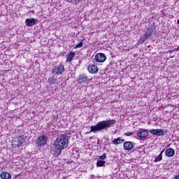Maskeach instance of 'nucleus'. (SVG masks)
I'll return each instance as SVG.
<instances>
[{"label": "nucleus", "mask_w": 179, "mask_h": 179, "mask_svg": "<svg viewBox=\"0 0 179 179\" xmlns=\"http://www.w3.org/2000/svg\"><path fill=\"white\" fill-rule=\"evenodd\" d=\"M69 136L65 134L60 135L58 138L55 141V153L54 155L56 157L60 156L61 153H62V150L64 149H66L68 148Z\"/></svg>", "instance_id": "f257e3e1"}, {"label": "nucleus", "mask_w": 179, "mask_h": 179, "mask_svg": "<svg viewBox=\"0 0 179 179\" xmlns=\"http://www.w3.org/2000/svg\"><path fill=\"white\" fill-rule=\"evenodd\" d=\"M115 122L116 121L115 120H103L99 122L95 126H91L90 132H100V131H103V129L107 131L108 128H111V127H113Z\"/></svg>", "instance_id": "f03ea898"}, {"label": "nucleus", "mask_w": 179, "mask_h": 179, "mask_svg": "<svg viewBox=\"0 0 179 179\" xmlns=\"http://www.w3.org/2000/svg\"><path fill=\"white\" fill-rule=\"evenodd\" d=\"M156 28H155V25H151L148 27V28L146 29L145 34L140 38V39L138 41V45H141V44H143L144 41H148V40H150V37L152 36H156Z\"/></svg>", "instance_id": "7ed1b4c3"}, {"label": "nucleus", "mask_w": 179, "mask_h": 179, "mask_svg": "<svg viewBox=\"0 0 179 179\" xmlns=\"http://www.w3.org/2000/svg\"><path fill=\"white\" fill-rule=\"evenodd\" d=\"M65 72V67L62 64H59V66H55L52 69V73L54 76H58L59 75H62Z\"/></svg>", "instance_id": "20e7f679"}, {"label": "nucleus", "mask_w": 179, "mask_h": 179, "mask_svg": "<svg viewBox=\"0 0 179 179\" xmlns=\"http://www.w3.org/2000/svg\"><path fill=\"white\" fill-rule=\"evenodd\" d=\"M150 134L152 135H156L157 136H164L167 134V129H152L149 131Z\"/></svg>", "instance_id": "39448f33"}, {"label": "nucleus", "mask_w": 179, "mask_h": 179, "mask_svg": "<svg viewBox=\"0 0 179 179\" xmlns=\"http://www.w3.org/2000/svg\"><path fill=\"white\" fill-rule=\"evenodd\" d=\"M136 135L141 141H145V139L149 136V130L140 129Z\"/></svg>", "instance_id": "423d86ee"}, {"label": "nucleus", "mask_w": 179, "mask_h": 179, "mask_svg": "<svg viewBox=\"0 0 179 179\" xmlns=\"http://www.w3.org/2000/svg\"><path fill=\"white\" fill-rule=\"evenodd\" d=\"M106 59H107V57H106L104 53H97L95 55V60L96 62H104Z\"/></svg>", "instance_id": "0eeeda50"}, {"label": "nucleus", "mask_w": 179, "mask_h": 179, "mask_svg": "<svg viewBox=\"0 0 179 179\" xmlns=\"http://www.w3.org/2000/svg\"><path fill=\"white\" fill-rule=\"evenodd\" d=\"M45 142H47V137H45V136H41L36 140V145L43 146V145H45Z\"/></svg>", "instance_id": "6e6552de"}, {"label": "nucleus", "mask_w": 179, "mask_h": 179, "mask_svg": "<svg viewBox=\"0 0 179 179\" xmlns=\"http://www.w3.org/2000/svg\"><path fill=\"white\" fill-rule=\"evenodd\" d=\"M134 142L125 141L123 144L124 150H132L134 149Z\"/></svg>", "instance_id": "1a4fd4ad"}, {"label": "nucleus", "mask_w": 179, "mask_h": 179, "mask_svg": "<svg viewBox=\"0 0 179 179\" xmlns=\"http://www.w3.org/2000/svg\"><path fill=\"white\" fill-rule=\"evenodd\" d=\"M89 79L87 78V76L85 74H81L78 77V82L80 83V85H83V83H86Z\"/></svg>", "instance_id": "9d476101"}, {"label": "nucleus", "mask_w": 179, "mask_h": 179, "mask_svg": "<svg viewBox=\"0 0 179 179\" xmlns=\"http://www.w3.org/2000/svg\"><path fill=\"white\" fill-rule=\"evenodd\" d=\"M165 155L166 156H167V157H173V156L176 155V151L174 150V149L169 148L166 150Z\"/></svg>", "instance_id": "9b49d317"}, {"label": "nucleus", "mask_w": 179, "mask_h": 179, "mask_svg": "<svg viewBox=\"0 0 179 179\" xmlns=\"http://www.w3.org/2000/svg\"><path fill=\"white\" fill-rule=\"evenodd\" d=\"M25 24L28 26V27H30L31 26H34L36 24V19L34 18H27L25 20Z\"/></svg>", "instance_id": "f8f14e48"}, {"label": "nucleus", "mask_w": 179, "mask_h": 179, "mask_svg": "<svg viewBox=\"0 0 179 179\" xmlns=\"http://www.w3.org/2000/svg\"><path fill=\"white\" fill-rule=\"evenodd\" d=\"M0 178L1 179H12V175L6 171H3L0 174Z\"/></svg>", "instance_id": "ddd939ff"}, {"label": "nucleus", "mask_w": 179, "mask_h": 179, "mask_svg": "<svg viewBox=\"0 0 179 179\" xmlns=\"http://www.w3.org/2000/svg\"><path fill=\"white\" fill-rule=\"evenodd\" d=\"M99 69L96 65H91L88 66V71L90 72V73H97Z\"/></svg>", "instance_id": "4468645a"}, {"label": "nucleus", "mask_w": 179, "mask_h": 179, "mask_svg": "<svg viewBox=\"0 0 179 179\" xmlns=\"http://www.w3.org/2000/svg\"><path fill=\"white\" fill-rule=\"evenodd\" d=\"M76 53L75 52H70L68 55L66 56V62H72V59L75 58Z\"/></svg>", "instance_id": "2eb2a0df"}, {"label": "nucleus", "mask_w": 179, "mask_h": 179, "mask_svg": "<svg viewBox=\"0 0 179 179\" xmlns=\"http://www.w3.org/2000/svg\"><path fill=\"white\" fill-rule=\"evenodd\" d=\"M50 86L55 85L57 83V78H55L54 76H51L50 78H48V81Z\"/></svg>", "instance_id": "dca6fc26"}, {"label": "nucleus", "mask_w": 179, "mask_h": 179, "mask_svg": "<svg viewBox=\"0 0 179 179\" xmlns=\"http://www.w3.org/2000/svg\"><path fill=\"white\" fill-rule=\"evenodd\" d=\"M123 142H125V140L121 139V138L118 137L117 138H115L113 141V143L114 145H120V143H122Z\"/></svg>", "instance_id": "f3484780"}, {"label": "nucleus", "mask_w": 179, "mask_h": 179, "mask_svg": "<svg viewBox=\"0 0 179 179\" xmlns=\"http://www.w3.org/2000/svg\"><path fill=\"white\" fill-rule=\"evenodd\" d=\"M24 143H26V141H24V138L23 136H20L18 138V144L17 146L20 148V146H24Z\"/></svg>", "instance_id": "a211bd4d"}, {"label": "nucleus", "mask_w": 179, "mask_h": 179, "mask_svg": "<svg viewBox=\"0 0 179 179\" xmlns=\"http://www.w3.org/2000/svg\"><path fill=\"white\" fill-rule=\"evenodd\" d=\"M67 2L72 3L73 5H79L83 0H66Z\"/></svg>", "instance_id": "6ab92c4d"}, {"label": "nucleus", "mask_w": 179, "mask_h": 179, "mask_svg": "<svg viewBox=\"0 0 179 179\" xmlns=\"http://www.w3.org/2000/svg\"><path fill=\"white\" fill-rule=\"evenodd\" d=\"M106 164V162L103 160L97 161L96 166L97 167H103Z\"/></svg>", "instance_id": "aec40b11"}, {"label": "nucleus", "mask_w": 179, "mask_h": 179, "mask_svg": "<svg viewBox=\"0 0 179 179\" xmlns=\"http://www.w3.org/2000/svg\"><path fill=\"white\" fill-rule=\"evenodd\" d=\"M163 159V157L162 155H159L154 160L155 163H157V162H161Z\"/></svg>", "instance_id": "412c9836"}, {"label": "nucleus", "mask_w": 179, "mask_h": 179, "mask_svg": "<svg viewBox=\"0 0 179 179\" xmlns=\"http://www.w3.org/2000/svg\"><path fill=\"white\" fill-rule=\"evenodd\" d=\"M81 47H83V42L82 41H80L79 43L74 47V48H81Z\"/></svg>", "instance_id": "4be33fe9"}, {"label": "nucleus", "mask_w": 179, "mask_h": 179, "mask_svg": "<svg viewBox=\"0 0 179 179\" xmlns=\"http://www.w3.org/2000/svg\"><path fill=\"white\" fill-rule=\"evenodd\" d=\"M99 159H100V160H106V159H107V156H106V153H103V155L99 156Z\"/></svg>", "instance_id": "5701e85b"}, {"label": "nucleus", "mask_w": 179, "mask_h": 179, "mask_svg": "<svg viewBox=\"0 0 179 179\" xmlns=\"http://www.w3.org/2000/svg\"><path fill=\"white\" fill-rule=\"evenodd\" d=\"M132 135H134V132L131 131L124 133V136H132Z\"/></svg>", "instance_id": "b1692460"}, {"label": "nucleus", "mask_w": 179, "mask_h": 179, "mask_svg": "<svg viewBox=\"0 0 179 179\" xmlns=\"http://www.w3.org/2000/svg\"><path fill=\"white\" fill-rule=\"evenodd\" d=\"M173 179H179V174L176 175V176L173 177Z\"/></svg>", "instance_id": "393cba45"}, {"label": "nucleus", "mask_w": 179, "mask_h": 179, "mask_svg": "<svg viewBox=\"0 0 179 179\" xmlns=\"http://www.w3.org/2000/svg\"><path fill=\"white\" fill-rule=\"evenodd\" d=\"M163 153H164V150H162L161 151V152L159 153V155H161V156L163 157Z\"/></svg>", "instance_id": "a878e982"}, {"label": "nucleus", "mask_w": 179, "mask_h": 179, "mask_svg": "<svg viewBox=\"0 0 179 179\" xmlns=\"http://www.w3.org/2000/svg\"><path fill=\"white\" fill-rule=\"evenodd\" d=\"M174 51H179V46L176 49H175Z\"/></svg>", "instance_id": "bb28decb"}, {"label": "nucleus", "mask_w": 179, "mask_h": 179, "mask_svg": "<svg viewBox=\"0 0 179 179\" xmlns=\"http://www.w3.org/2000/svg\"><path fill=\"white\" fill-rule=\"evenodd\" d=\"M177 24H179V19L177 21Z\"/></svg>", "instance_id": "cd10ccee"}, {"label": "nucleus", "mask_w": 179, "mask_h": 179, "mask_svg": "<svg viewBox=\"0 0 179 179\" xmlns=\"http://www.w3.org/2000/svg\"><path fill=\"white\" fill-rule=\"evenodd\" d=\"M64 179H65V178H64Z\"/></svg>", "instance_id": "c85d7f7f"}]
</instances>
